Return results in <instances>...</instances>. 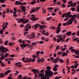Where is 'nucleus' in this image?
<instances>
[{"instance_id": "1", "label": "nucleus", "mask_w": 79, "mask_h": 79, "mask_svg": "<svg viewBox=\"0 0 79 79\" xmlns=\"http://www.w3.org/2000/svg\"><path fill=\"white\" fill-rule=\"evenodd\" d=\"M47 70L45 71L46 76H52L53 75V73L51 70H50L51 69V67L50 66H47L46 67Z\"/></svg>"}, {"instance_id": "2", "label": "nucleus", "mask_w": 79, "mask_h": 79, "mask_svg": "<svg viewBox=\"0 0 79 79\" xmlns=\"http://www.w3.org/2000/svg\"><path fill=\"white\" fill-rule=\"evenodd\" d=\"M56 37L58 38L57 39V42H60V41H61V42H64L66 40L65 39L62 38V35H58L56 36ZM59 38H60V39Z\"/></svg>"}, {"instance_id": "3", "label": "nucleus", "mask_w": 79, "mask_h": 79, "mask_svg": "<svg viewBox=\"0 0 79 79\" xmlns=\"http://www.w3.org/2000/svg\"><path fill=\"white\" fill-rule=\"evenodd\" d=\"M76 19L75 18L72 17L70 18V19L68 20L67 22H66V25H70V24H72L73 21H75Z\"/></svg>"}, {"instance_id": "4", "label": "nucleus", "mask_w": 79, "mask_h": 79, "mask_svg": "<svg viewBox=\"0 0 79 79\" xmlns=\"http://www.w3.org/2000/svg\"><path fill=\"white\" fill-rule=\"evenodd\" d=\"M7 52H8V49L5 48L2 45L0 47V52H2V53H7Z\"/></svg>"}, {"instance_id": "5", "label": "nucleus", "mask_w": 79, "mask_h": 79, "mask_svg": "<svg viewBox=\"0 0 79 79\" xmlns=\"http://www.w3.org/2000/svg\"><path fill=\"white\" fill-rule=\"evenodd\" d=\"M39 76L40 77H41V79H46L47 76L46 75H45V76L44 74L41 73H39Z\"/></svg>"}, {"instance_id": "6", "label": "nucleus", "mask_w": 79, "mask_h": 79, "mask_svg": "<svg viewBox=\"0 0 79 79\" xmlns=\"http://www.w3.org/2000/svg\"><path fill=\"white\" fill-rule=\"evenodd\" d=\"M20 8L22 9V12H25L26 11V6L21 5L20 7Z\"/></svg>"}, {"instance_id": "7", "label": "nucleus", "mask_w": 79, "mask_h": 79, "mask_svg": "<svg viewBox=\"0 0 79 79\" xmlns=\"http://www.w3.org/2000/svg\"><path fill=\"white\" fill-rule=\"evenodd\" d=\"M28 45V44H20V47H21V49L22 50H23L24 49V48H26V47H27Z\"/></svg>"}, {"instance_id": "8", "label": "nucleus", "mask_w": 79, "mask_h": 79, "mask_svg": "<svg viewBox=\"0 0 79 79\" xmlns=\"http://www.w3.org/2000/svg\"><path fill=\"white\" fill-rule=\"evenodd\" d=\"M15 66H17V67H18L19 68H21V67L23 66V65L21 64V62H20L16 63L15 64Z\"/></svg>"}, {"instance_id": "9", "label": "nucleus", "mask_w": 79, "mask_h": 79, "mask_svg": "<svg viewBox=\"0 0 79 79\" xmlns=\"http://www.w3.org/2000/svg\"><path fill=\"white\" fill-rule=\"evenodd\" d=\"M31 17H32L31 19V20H32V21H35L36 20V18H35V15H32L31 16Z\"/></svg>"}, {"instance_id": "10", "label": "nucleus", "mask_w": 79, "mask_h": 79, "mask_svg": "<svg viewBox=\"0 0 79 79\" xmlns=\"http://www.w3.org/2000/svg\"><path fill=\"white\" fill-rule=\"evenodd\" d=\"M60 58L59 57L56 58L54 60L52 61L54 62V63H57V61L60 60Z\"/></svg>"}, {"instance_id": "11", "label": "nucleus", "mask_w": 79, "mask_h": 79, "mask_svg": "<svg viewBox=\"0 0 79 79\" xmlns=\"http://www.w3.org/2000/svg\"><path fill=\"white\" fill-rule=\"evenodd\" d=\"M0 56H1V58H0V59L1 60H4L5 59V55H4L3 53H2L0 54Z\"/></svg>"}, {"instance_id": "12", "label": "nucleus", "mask_w": 79, "mask_h": 79, "mask_svg": "<svg viewBox=\"0 0 79 79\" xmlns=\"http://www.w3.org/2000/svg\"><path fill=\"white\" fill-rule=\"evenodd\" d=\"M22 2H19L18 1H17L15 2V5H21Z\"/></svg>"}, {"instance_id": "13", "label": "nucleus", "mask_w": 79, "mask_h": 79, "mask_svg": "<svg viewBox=\"0 0 79 79\" xmlns=\"http://www.w3.org/2000/svg\"><path fill=\"white\" fill-rule=\"evenodd\" d=\"M11 73L10 70H8L7 71H6L4 73V75H8V73Z\"/></svg>"}, {"instance_id": "14", "label": "nucleus", "mask_w": 79, "mask_h": 79, "mask_svg": "<svg viewBox=\"0 0 79 79\" xmlns=\"http://www.w3.org/2000/svg\"><path fill=\"white\" fill-rule=\"evenodd\" d=\"M30 24L29 23H27V24L26 26H25V27H27V28H28V29H30L31 28V25H30Z\"/></svg>"}, {"instance_id": "15", "label": "nucleus", "mask_w": 79, "mask_h": 79, "mask_svg": "<svg viewBox=\"0 0 79 79\" xmlns=\"http://www.w3.org/2000/svg\"><path fill=\"white\" fill-rule=\"evenodd\" d=\"M2 27L3 30H5L7 27V25H5V24H3L2 25Z\"/></svg>"}, {"instance_id": "16", "label": "nucleus", "mask_w": 79, "mask_h": 79, "mask_svg": "<svg viewBox=\"0 0 79 79\" xmlns=\"http://www.w3.org/2000/svg\"><path fill=\"white\" fill-rule=\"evenodd\" d=\"M71 15V12H68L67 13H65V15H66V17H68L70 15Z\"/></svg>"}, {"instance_id": "17", "label": "nucleus", "mask_w": 79, "mask_h": 79, "mask_svg": "<svg viewBox=\"0 0 79 79\" xmlns=\"http://www.w3.org/2000/svg\"><path fill=\"white\" fill-rule=\"evenodd\" d=\"M4 77H5V75H4V74H3V73H0V77H1V78Z\"/></svg>"}, {"instance_id": "18", "label": "nucleus", "mask_w": 79, "mask_h": 79, "mask_svg": "<svg viewBox=\"0 0 79 79\" xmlns=\"http://www.w3.org/2000/svg\"><path fill=\"white\" fill-rule=\"evenodd\" d=\"M19 20H20V22H24V21H25V19L23 18H21L19 19Z\"/></svg>"}, {"instance_id": "19", "label": "nucleus", "mask_w": 79, "mask_h": 79, "mask_svg": "<svg viewBox=\"0 0 79 79\" xmlns=\"http://www.w3.org/2000/svg\"><path fill=\"white\" fill-rule=\"evenodd\" d=\"M71 31H68L66 34V35H67V36L71 35Z\"/></svg>"}, {"instance_id": "20", "label": "nucleus", "mask_w": 79, "mask_h": 79, "mask_svg": "<svg viewBox=\"0 0 79 79\" xmlns=\"http://www.w3.org/2000/svg\"><path fill=\"white\" fill-rule=\"evenodd\" d=\"M68 55V53L66 52H64L62 53V56H65Z\"/></svg>"}, {"instance_id": "21", "label": "nucleus", "mask_w": 79, "mask_h": 79, "mask_svg": "<svg viewBox=\"0 0 79 79\" xmlns=\"http://www.w3.org/2000/svg\"><path fill=\"white\" fill-rule=\"evenodd\" d=\"M35 37V35H34V33H31V38H34Z\"/></svg>"}, {"instance_id": "22", "label": "nucleus", "mask_w": 79, "mask_h": 79, "mask_svg": "<svg viewBox=\"0 0 79 79\" xmlns=\"http://www.w3.org/2000/svg\"><path fill=\"white\" fill-rule=\"evenodd\" d=\"M31 3L32 5H34V4L35 3V0H33V1H32V2H31Z\"/></svg>"}, {"instance_id": "23", "label": "nucleus", "mask_w": 79, "mask_h": 79, "mask_svg": "<svg viewBox=\"0 0 79 79\" xmlns=\"http://www.w3.org/2000/svg\"><path fill=\"white\" fill-rule=\"evenodd\" d=\"M40 8H41V7H36L35 8V10L36 11V12H38V11H39V9H40Z\"/></svg>"}, {"instance_id": "24", "label": "nucleus", "mask_w": 79, "mask_h": 79, "mask_svg": "<svg viewBox=\"0 0 79 79\" xmlns=\"http://www.w3.org/2000/svg\"><path fill=\"white\" fill-rule=\"evenodd\" d=\"M32 13H35L36 11L35 10V8H33L31 10Z\"/></svg>"}, {"instance_id": "25", "label": "nucleus", "mask_w": 79, "mask_h": 79, "mask_svg": "<svg viewBox=\"0 0 79 79\" xmlns=\"http://www.w3.org/2000/svg\"><path fill=\"white\" fill-rule=\"evenodd\" d=\"M40 24H39L38 23L36 24L35 25V27H40Z\"/></svg>"}, {"instance_id": "26", "label": "nucleus", "mask_w": 79, "mask_h": 79, "mask_svg": "<svg viewBox=\"0 0 79 79\" xmlns=\"http://www.w3.org/2000/svg\"><path fill=\"white\" fill-rule=\"evenodd\" d=\"M24 27L25 28V29H24V31H29V28H28L26 27L25 26Z\"/></svg>"}, {"instance_id": "27", "label": "nucleus", "mask_w": 79, "mask_h": 79, "mask_svg": "<svg viewBox=\"0 0 79 79\" xmlns=\"http://www.w3.org/2000/svg\"><path fill=\"white\" fill-rule=\"evenodd\" d=\"M75 53H76V55H79V50H75Z\"/></svg>"}, {"instance_id": "28", "label": "nucleus", "mask_w": 79, "mask_h": 79, "mask_svg": "<svg viewBox=\"0 0 79 79\" xmlns=\"http://www.w3.org/2000/svg\"><path fill=\"white\" fill-rule=\"evenodd\" d=\"M42 11H43V13L44 14H45L46 13V10L44 9H42Z\"/></svg>"}, {"instance_id": "29", "label": "nucleus", "mask_w": 79, "mask_h": 79, "mask_svg": "<svg viewBox=\"0 0 79 79\" xmlns=\"http://www.w3.org/2000/svg\"><path fill=\"white\" fill-rule=\"evenodd\" d=\"M56 33L57 34H58L60 32V31H61V30H56Z\"/></svg>"}, {"instance_id": "30", "label": "nucleus", "mask_w": 79, "mask_h": 79, "mask_svg": "<svg viewBox=\"0 0 79 79\" xmlns=\"http://www.w3.org/2000/svg\"><path fill=\"white\" fill-rule=\"evenodd\" d=\"M22 75L20 74L19 76V77H18V79H23V78H22Z\"/></svg>"}, {"instance_id": "31", "label": "nucleus", "mask_w": 79, "mask_h": 79, "mask_svg": "<svg viewBox=\"0 0 79 79\" xmlns=\"http://www.w3.org/2000/svg\"><path fill=\"white\" fill-rule=\"evenodd\" d=\"M78 65L79 64L78 63H77L76 64H75L74 65V68H77V66H78Z\"/></svg>"}, {"instance_id": "32", "label": "nucleus", "mask_w": 79, "mask_h": 79, "mask_svg": "<svg viewBox=\"0 0 79 79\" xmlns=\"http://www.w3.org/2000/svg\"><path fill=\"white\" fill-rule=\"evenodd\" d=\"M52 18V17H49L47 18V21H50Z\"/></svg>"}, {"instance_id": "33", "label": "nucleus", "mask_w": 79, "mask_h": 79, "mask_svg": "<svg viewBox=\"0 0 79 79\" xmlns=\"http://www.w3.org/2000/svg\"><path fill=\"white\" fill-rule=\"evenodd\" d=\"M37 73H39V71L36 69L35 70V71H34V74H36Z\"/></svg>"}, {"instance_id": "34", "label": "nucleus", "mask_w": 79, "mask_h": 79, "mask_svg": "<svg viewBox=\"0 0 79 79\" xmlns=\"http://www.w3.org/2000/svg\"><path fill=\"white\" fill-rule=\"evenodd\" d=\"M5 2V0H0V3H3Z\"/></svg>"}, {"instance_id": "35", "label": "nucleus", "mask_w": 79, "mask_h": 79, "mask_svg": "<svg viewBox=\"0 0 79 79\" xmlns=\"http://www.w3.org/2000/svg\"><path fill=\"white\" fill-rule=\"evenodd\" d=\"M28 33H29V32H28V31H26L24 32L23 34L24 36H26V35H27V34Z\"/></svg>"}, {"instance_id": "36", "label": "nucleus", "mask_w": 79, "mask_h": 79, "mask_svg": "<svg viewBox=\"0 0 79 79\" xmlns=\"http://www.w3.org/2000/svg\"><path fill=\"white\" fill-rule=\"evenodd\" d=\"M40 28V29H43V28H44V25H40V27H39Z\"/></svg>"}, {"instance_id": "37", "label": "nucleus", "mask_w": 79, "mask_h": 79, "mask_svg": "<svg viewBox=\"0 0 79 79\" xmlns=\"http://www.w3.org/2000/svg\"><path fill=\"white\" fill-rule=\"evenodd\" d=\"M31 44L33 46H35V45H36V44H37V43H36V42H33V43H31Z\"/></svg>"}, {"instance_id": "38", "label": "nucleus", "mask_w": 79, "mask_h": 79, "mask_svg": "<svg viewBox=\"0 0 79 79\" xmlns=\"http://www.w3.org/2000/svg\"><path fill=\"white\" fill-rule=\"evenodd\" d=\"M69 59L68 58H67V60H66V64H69Z\"/></svg>"}, {"instance_id": "39", "label": "nucleus", "mask_w": 79, "mask_h": 79, "mask_svg": "<svg viewBox=\"0 0 79 79\" xmlns=\"http://www.w3.org/2000/svg\"><path fill=\"white\" fill-rule=\"evenodd\" d=\"M44 41H40L39 42V44H44Z\"/></svg>"}, {"instance_id": "40", "label": "nucleus", "mask_w": 79, "mask_h": 79, "mask_svg": "<svg viewBox=\"0 0 79 79\" xmlns=\"http://www.w3.org/2000/svg\"><path fill=\"white\" fill-rule=\"evenodd\" d=\"M31 60H32V58H29L27 61L28 63H30L31 61Z\"/></svg>"}, {"instance_id": "41", "label": "nucleus", "mask_w": 79, "mask_h": 79, "mask_svg": "<svg viewBox=\"0 0 79 79\" xmlns=\"http://www.w3.org/2000/svg\"><path fill=\"white\" fill-rule=\"evenodd\" d=\"M27 37L28 38V39H31V36H30V35L29 34H27Z\"/></svg>"}, {"instance_id": "42", "label": "nucleus", "mask_w": 79, "mask_h": 79, "mask_svg": "<svg viewBox=\"0 0 79 79\" xmlns=\"http://www.w3.org/2000/svg\"><path fill=\"white\" fill-rule=\"evenodd\" d=\"M48 10H53V7H49L48 8Z\"/></svg>"}, {"instance_id": "43", "label": "nucleus", "mask_w": 79, "mask_h": 79, "mask_svg": "<svg viewBox=\"0 0 79 79\" xmlns=\"http://www.w3.org/2000/svg\"><path fill=\"white\" fill-rule=\"evenodd\" d=\"M59 61L61 63H63L64 62V60L63 59L59 60Z\"/></svg>"}, {"instance_id": "44", "label": "nucleus", "mask_w": 79, "mask_h": 79, "mask_svg": "<svg viewBox=\"0 0 79 79\" xmlns=\"http://www.w3.org/2000/svg\"><path fill=\"white\" fill-rule=\"evenodd\" d=\"M61 53H62V52L60 51L58 52L57 55H61Z\"/></svg>"}, {"instance_id": "45", "label": "nucleus", "mask_w": 79, "mask_h": 79, "mask_svg": "<svg viewBox=\"0 0 79 79\" xmlns=\"http://www.w3.org/2000/svg\"><path fill=\"white\" fill-rule=\"evenodd\" d=\"M3 30H0V34H3Z\"/></svg>"}, {"instance_id": "46", "label": "nucleus", "mask_w": 79, "mask_h": 79, "mask_svg": "<svg viewBox=\"0 0 79 79\" xmlns=\"http://www.w3.org/2000/svg\"><path fill=\"white\" fill-rule=\"evenodd\" d=\"M6 65V64H4V63H2L1 65L2 66H5Z\"/></svg>"}, {"instance_id": "47", "label": "nucleus", "mask_w": 79, "mask_h": 79, "mask_svg": "<svg viewBox=\"0 0 79 79\" xmlns=\"http://www.w3.org/2000/svg\"><path fill=\"white\" fill-rule=\"evenodd\" d=\"M57 69L56 68V67H54L53 68V71H57Z\"/></svg>"}, {"instance_id": "48", "label": "nucleus", "mask_w": 79, "mask_h": 79, "mask_svg": "<svg viewBox=\"0 0 79 79\" xmlns=\"http://www.w3.org/2000/svg\"><path fill=\"white\" fill-rule=\"evenodd\" d=\"M66 50V48H63L61 49V51H63V52L64 51H65Z\"/></svg>"}, {"instance_id": "49", "label": "nucleus", "mask_w": 79, "mask_h": 79, "mask_svg": "<svg viewBox=\"0 0 79 79\" xmlns=\"http://www.w3.org/2000/svg\"><path fill=\"white\" fill-rule=\"evenodd\" d=\"M26 5V3L25 2H23V3H22L21 5Z\"/></svg>"}, {"instance_id": "50", "label": "nucleus", "mask_w": 79, "mask_h": 79, "mask_svg": "<svg viewBox=\"0 0 79 79\" xmlns=\"http://www.w3.org/2000/svg\"><path fill=\"white\" fill-rule=\"evenodd\" d=\"M10 12V9L8 8L6 9V13H8Z\"/></svg>"}, {"instance_id": "51", "label": "nucleus", "mask_w": 79, "mask_h": 79, "mask_svg": "<svg viewBox=\"0 0 79 79\" xmlns=\"http://www.w3.org/2000/svg\"><path fill=\"white\" fill-rule=\"evenodd\" d=\"M56 50H59L60 49V46L58 45L56 48Z\"/></svg>"}, {"instance_id": "52", "label": "nucleus", "mask_w": 79, "mask_h": 79, "mask_svg": "<svg viewBox=\"0 0 79 79\" xmlns=\"http://www.w3.org/2000/svg\"><path fill=\"white\" fill-rule=\"evenodd\" d=\"M44 60H45L44 59L42 58V59L41 60V63H44Z\"/></svg>"}, {"instance_id": "53", "label": "nucleus", "mask_w": 79, "mask_h": 79, "mask_svg": "<svg viewBox=\"0 0 79 79\" xmlns=\"http://www.w3.org/2000/svg\"><path fill=\"white\" fill-rule=\"evenodd\" d=\"M27 46H28V48H32V45L31 44L29 45L28 44V45Z\"/></svg>"}, {"instance_id": "54", "label": "nucleus", "mask_w": 79, "mask_h": 79, "mask_svg": "<svg viewBox=\"0 0 79 79\" xmlns=\"http://www.w3.org/2000/svg\"><path fill=\"white\" fill-rule=\"evenodd\" d=\"M66 16V14L64 13L62 14V15L61 17H62V18H64V16Z\"/></svg>"}, {"instance_id": "55", "label": "nucleus", "mask_w": 79, "mask_h": 79, "mask_svg": "<svg viewBox=\"0 0 79 79\" xmlns=\"http://www.w3.org/2000/svg\"><path fill=\"white\" fill-rule=\"evenodd\" d=\"M71 52H72L73 53H74V52H75V49H71Z\"/></svg>"}, {"instance_id": "56", "label": "nucleus", "mask_w": 79, "mask_h": 79, "mask_svg": "<svg viewBox=\"0 0 79 79\" xmlns=\"http://www.w3.org/2000/svg\"><path fill=\"white\" fill-rule=\"evenodd\" d=\"M71 10L72 11H75V9L74 7H72L71 8Z\"/></svg>"}, {"instance_id": "57", "label": "nucleus", "mask_w": 79, "mask_h": 79, "mask_svg": "<svg viewBox=\"0 0 79 79\" xmlns=\"http://www.w3.org/2000/svg\"><path fill=\"white\" fill-rule=\"evenodd\" d=\"M77 16V14H75L73 15L72 18H76Z\"/></svg>"}, {"instance_id": "58", "label": "nucleus", "mask_w": 79, "mask_h": 79, "mask_svg": "<svg viewBox=\"0 0 79 79\" xmlns=\"http://www.w3.org/2000/svg\"><path fill=\"white\" fill-rule=\"evenodd\" d=\"M9 55V54L8 53H6L5 54V58H6L7 57V56H8Z\"/></svg>"}, {"instance_id": "59", "label": "nucleus", "mask_w": 79, "mask_h": 79, "mask_svg": "<svg viewBox=\"0 0 79 79\" xmlns=\"http://www.w3.org/2000/svg\"><path fill=\"white\" fill-rule=\"evenodd\" d=\"M44 35H46L47 36H48V35H49V33H48V32H46L44 34Z\"/></svg>"}, {"instance_id": "60", "label": "nucleus", "mask_w": 79, "mask_h": 79, "mask_svg": "<svg viewBox=\"0 0 79 79\" xmlns=\"http://www.w3.org/2000/svg\"><path fill=\"white\" fill-rule=\"evenodd\" d=\"M55 60V58L54 57H51L50 58V60Z\"/></svg>"}, {"instance_id": "61", "label": "nucleus", "mask_w": 79, "mask_h": 79, "mask_svg": "<svg viewBox=\"0 0 79 79\" xmlns=\"http://www.w3.org/2000/svg\"><path fill=\"white\" fill-rule=\"evenodd\" d=\"M62 72L64 74H65L66 73H65V69H62Z\"/></svg>"}, {"instance_id": "62", "label": "nucleus", "mask_w": 79, "mask_h": 79, "mask_svg": "<svg viewBox=\"0 0 79 79\" xmlns=\"http://www.w3.org/2000/svg\"><path fill=\"white\" fill-rule=\"evenodd\" d=\"M8 41H6L5 43V45H7V44H8Z\"/></svg>"}, {"instance_id": "63", "label": "nucleus", "mask_w": 79, "mask_h": 79, "mask_svg": "<svg viewBox=\"0 0 79 79\" xmlns=\"http://www.w3.org/2000/svg\"><path fill=\"white\" fill-rule=\"evenodd\" d=\"M78 38H77H77H74V39H73V41H76V40H77V39H78Z\"/></svg>"}, {"instance_id": "64", "label": "nucleus", "mask_w": 79, "mask_h": 79, "mask_svg": "<svg viewBox=\"0 0 79 79\" xmlns=\"http://www.w3.org/2000/svg\"><path fill=\"white\" fill-rule=\"evenodd\" d=\"M23 79H28V77L27 76H25L23 77Z\"/></svg>"}]
</instances>
